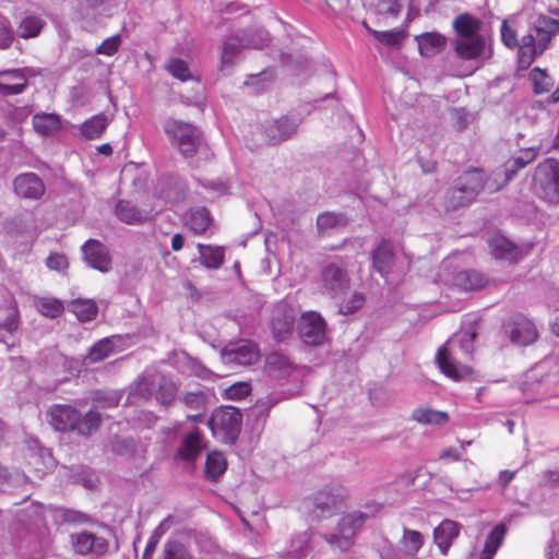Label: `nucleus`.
<instances>
[{"label": "nucleus", "instance_id": "obj_1", "mask_svg": "<svg viewBox=\"0 0 559 559\" xmlns=\"http://www.w3.org/2000/svg\"><path fill=\"white\" fill-rule=\"evenodd\" d=\"M559 34V20L540 14L527 34L519 39V19L511 15L504 19L500 26L502 44L509 49H518V62L522 68H528L538 56H542Z\"/></svg>", "mask_w": 559, "mask_h": 559}, {"label": "nucleus", "instance_id": "obj_2", "mask_svg": "<svg viewBox=\"0 0 559 559\" xmlns=\"http://www.w3.org/2000/svg\"><path fill=\"white\" fill-rule=\"evenodd\" d=\"M501 188L502 186L493 185L488 180L483 168H469L457 177L454 188L445 197V211H455L468 205L485 189L497 192Z\"/></svg>", "mask_w": 559, "mask_h": 559}, {"label": "nucleus", "instance_id": "obj_3", "mask_svg": "<svg viewBox=\"0 0 559 559\" xmlns=\"http://www.w3.org/2000/svg\"><path fill=\"white\" fill-rule=\"evenodd\" d=\"M48 421L57 431H76L81 436H91L102 424V415L91 408L82 415L75 407L67 404H55L47 413Z\"/></svg>", "mask_w": 559, "mask_h": 559}, {"label": "nucleus", "instance_id": "obj_4", "mask_svg": "<svg viewBox=\"0 0 559 559\" xmlns=\"http://www.w3.org/2000/svg\"><path fill=\"white\" fill-rule=\"evenodd\" d=\"M532 193L549 204H559V159L546 157L539 162L533 173Z\"/></svg>", "mask_w": 559, "mask_h": 559}, {"label": "nucleus", "instance_id": "obj_5", "mask_svg": "<svg viewBox=\"0 0 559 559\" xmlns=\"http://www.w3.org/2000/svg\"><path fill=\"white\" fill-rule=\"evenodd\" d=\"M460 354H463L464 359L467 361H471L473 358L472 349H464L462 344L450 340L438 349L436 356V361L441 372L454 381L474 374V369L460 359Z\"/></svg>", "mask_w": 559, "mask_h": 559}, {"label": "nucleus", "instance_id": "obj_6", "mask_svg": "<svg viewBox=\"0 0 559 559\" xmlns=\"http://www.w3.org/2000/svg\"><path fill=\"white\" fill-rule=\"evenodd\" d=\"M348 495L341 486H330L317 491L310 499V512L317 520L329 519L347 507Z\"/></svg>", "mask_w": 559, "mask_h": 559}, {"label": "nucleus", "instance_id": "obj_7", "mask_svg": "<svg viewBox=\"0 0 559 559\" xmlns=\"http://www.w3.org/2000/svg\"><path fill=\"white\" fill-rule=\"evenodd\" d=\"M241 421L242 415L238 408L222 406L212 413L207 426L224 443H234L240 432Z\"/></svg>", "mask_w": 559, "mask_h": 559}, {"label": "nucleus", "instance_id": "obj_8", "mask_svg": "<svg viewBox=\"0 0 559 559\" xmlns=\"http://www.w3.org/2000/svg\"><path fill=\"white\" fill-rule=\"evenodd\" d=\"M451 46L454 56L462 61L483 64L493 55L492 43L486 36L453 38Z\"/></svg>", "mask_w": 559, "mask_h": 559}, {"label": "nucleus", "instance_id": "obj_9", "mask_svg": "<svg viewBox=\"0 0 559 559\" xmlns=\"http://www.w3.org/2000/svg\"><path fill=\"white\" fill-rule=\"evenodd\" d=\"M165 132L169 136L180 154L185 157H192L198 152L201 144L199 131L191 123L176 119H168L164 126Z\"/></svg>", "mask_w": 559, "mask_h": 559}, {"label": "nucleus", "instance_id": "obj_10", "mask_svg": "<svg viewBox=\"0 0 559 559\" xmlns=\"http://www.w3.org/2000/svg\"><path fill=\"white\" fill-rule=\"evenodd\" d=\"M368 519V514L354 511L342 516L337 524V534L326 536V542L341 551L348 550L353 544L357 532L362 527Z\"/></svg>", "mask_w": 559, "mask_h": 559}, {"label": "nucleus", "instance_id": "obj_11", "mask_svg": "<svg viewBox=\"0 0 559 559\" xmlns=\"http://www.w3.org/2000/svg\"><path fill=\"white\" fill-rule=\"evenodd\" d=\"M325 328L323 318L319 313L310 311L301 316L298 332L307 345L318 346L324 342Z\"/></svg>", "mask_w": 559, "mask_h": 559}, {"label": "nucleus", "instance_id": "obj_12", "mask_svg": "<svg viewBox=\"0 0 559 559\" xmlns=\"http://www.w3.org/2000/svg\"><path fill=\"white\" fill-rule=\"evenodd\" d=\"M70 544L73 552L80 556L90 554L100 556L108 550V543L105 538L87 531L72 533L70 535Z\"/></svg>", "mask_w": 559, "mask_h": 559}, {"label": "nucleus", "instance_id": "obj_13", "mask_svg": "<svg viewBox=\"0 0 559 559\" xmlns=\"http://www.w3.org/2000/svg\"><path fill=\"white\" fill-rule=\"evenodd\" d=\"M84 261L95 270L103 273L111 269V258L104 243L96 239H88L82 246Z\"/></svg>", "mask_w": 559, "mask_h": 559}, {"label": "nucleus", "instance_id": "obj_14", "mask_svg": "<svg viewBox=\"0 0 559 559\" xmlns=\"http://www.w3.org/2000/svg\"><path fill=\"white\" fill-rule=\"evenodd\" d=\"M323 287L333 296L344 294L350 286L347 272L335 263H330L322 270Z\"/></svg>", "mask_w": 559, "mask_h": 559}, {"label": "nucleus", "instance_id": "obj_15", "mask_svg": "<svg viewBox=\"0 0 559 559\" xmlns=\"http://www.w3.org/2000/svg\"><path fill=\"white\" fill-rule=\"evenodd\" d=\"M540 145L521 148L519 155L511 156L503 164L504 179L500 186H506L522 169L535 162L540 153Z\"/></svg>", "mask_w": 559, "mask_h": 559}, {"label": "nucleus", "instance_id": "obj_16", "mask_svg": "<svg viewBox=\"0 0 559 559\" xmlns=\"http://www.w3.org/2000/svg\"><path fill=\"white\" fill-rule=\"evenodd\" d=\"M13 189L17 197L28 200H39L46 187L44 181L35 173H24L13 180Z\"/></svg>", "mask_w": 559, "mask_h": 559}, {"label": "nucleus", "instance_id": "obj_17", "mask_svg": "<svg viewBox=\"0 0 559 559\" xmlns=\"http://www.w3.org/2000/svg\"><path fill=\"white\" fill-rule=\"evenodd\" d=\"M224 354L228 357L229 361H235L242 366L253 365L260 357L258 345L247 340L228 344L224 348Z\"/></svg>", "mask_w": 559, "mask_h": 559}, {"label": "nucleus", "instance_id": "obj_18", "mask_svg": "<svg viewBox=\"0 0 559 559\" xmlns=\"http://www.w3.org/2000/svg\"><path fill=\"white\" fill-rule=\"evenodd\" d=\"M509 334L511 342L521 346L531 345L538 337L535 324L522 314L512 318Z\"/></svg>", "mask_w": 559, "mask_h": 559}, {"label": "nucleus", "instance_id": "obj_19", "mask_svg": "<svg viewBox=\"0 0 559 559\" xmlns=\"http://www.w3.org/2000/svg\"><path fill=\"white\" fill-rule=\"evenodd\" d=\"M488 277L480 271L465 269L456 272L452 277V285L463 292H475L485 288Z\"/></svg>", "mask_w": 559, "mask_h": 559}, {"label": "nucleus", "instance_id": "obj_20", "mask_svg": "<svg viewBox=\"0 0 559 559\" xmlns=\"http://www.w3.org/2000/svg\"><path fill=\"white\" fill-rule=\"evenodd\" d=\"M27 87V78L22 69L0 71V94L14 96L22 94Z\"/></svg>", "mask_w": 559, "mask_h": 559}, {"label": "nucleus", "instance_id": "obj_21", "mask_svg": "<svg viewBox=\"0 0 559 559\" xmlns=\"http://www.w3.org/2000/svg\"><path fill=\"white\" fill-rule=\"evenodd\" d=\"M212 224L213 217L204 206L190 209L183 216L185 227L195 236H204Z\"/></svg>", "mask_w": 559, "mask_h": 559}, {"label": "nucleus", "instance_id": "obj_22", "mask_svg": "<svg viewBox=\"0 0 559 559\" xmlns=\"http://www.w3.org/2000/svg\"><path fill=\"white\" fill-rule=\"evenodd\" d=\"M490 253L493 258L515 263L522 259V251L502 235H495L488 240Z\"/></svg>", "mask_w": 559, "mask_h": 559}, {"label": "nucleus", "instance_id": "obj_23", "mask_svg": "<svg viewBox=\"0 0 559 559\" xmlns=\"http://www.w3.org/2000/svg\"><path fill=\"white\" fill-rule=\"evenodd\" d=\"M395 258L392 243L382 239L372 252V264L376 272L381 276H388L394 266Z\"/></svg>", "mask_w": 559, "mask_h": 559}, {"label": "nucleus", "instance_id": "obj_24", "mask_svg": "<svg viewBox=\"0 0 559 559\" xmlns=\"http://www.w3.org/2000/svg\"><path fill=\"white\" fill-rule=\"evenodd\" d=\"M297 123L288 116H283L264 128V133L272 144L286 141L294 134Z\"/></svg>", "mask_w": 559, "mask_h": 559}, {"label": "nucleus", "instance_id": "obj_25", "mask_svg": "<svg viewBox=\"0 0 559 559\" xmlns=\"http://www.w3.org/2000/svg\"><path fill=\"white\" fill-rule=\"evenodd\" d=\"M461 525L452 520H443L433 530V540L442 555H447L453 540L459 536Z\"/></svg>", "mask_w": 559, "mask_h": 559}, {"label": "nucleus", "instance_id": "obj_26", "mask_svg": "<svg viewBox=\"0 0 559 559\" xmlns=\"http://www.w3.org/2000/svg\"><path fill=\"white\" fill-rule=\"evenodd\" d=\"M420 56L433 57L444 50L447 37L437 32H426L415 37Z\"/></svg>", "mask_w": 559, "mask_h": 559}, {"label": "nucleus", "instance_id": "obj_27", "mask_svg": "<svg viewBox=\"0 0 559 559\" xmlns=\"http://www.w3.org/2000/svg\"><path fill=\"white\" fill-rule=\"evenodd\" d=\"M32 126L40 136H51L61 130L62 120L56 112H37L32 118Z\"/></svg>", "mask_w": 559, "mask_h": 559}, {"label": "nucleus", "instance_id": "obj_28", "mask_svg": "<svg viewBox=\"0 0 559 559\" xmlns=\"http://www.w3.org/2000/svg\"><path fill=\"white\" fill-rule=\"evenodd\" d=\"M483 22L471 13H461L452 22V28L456 34L455 38H469L483 36L479 34Z\"/></svg>", "mask_w": 559, "mask_h": 559}, {"label": "nucleus", "instance_id": "obj_29", "mask_svg": "<svg viewBox=\"0 0 559 559\" xmlns=\"http://www.w3.org/2000/svg\"><path fill=\"white\" fill-rule=\"evenodd\" d=\"M19 324L20 312L16 300L13 296H9V298L0 305V329L13 333L17 330Z\"/></svg>", "mask_w": 559, "mask_h": 559}, {"label": "nucleus", "instance_id": "obj_30", "mask_svg": "<svg viewBox=\"0 0 559 559\" xmlns=\"http://www.w3.org/2000/svg\"><path fill=\"white\" fill-rule=\"evenodd\" d=\"M200 263L209 270H218L225 261V249L218 246L199 243Z\"/></svg>", "mask_w": 559, "mask_h": 559}, {"label": "nucleus", "instance_id": "obj_31", "mask_svg": "<svg viewBox=\"0 0 559 559\" xmlns=\"http://www.w3.org/2000/svg\"><path fill=\"white\" fill-rule=\"evenodd\" d=\"M201 451V433L197 430L183 438L177 451V456L183 461L193 462L199 457Z\"/></svg>", "mask_w": 559, "mask_h": 559}, {"label": "nucleus", "instance_id": "obj_32", "mask_svg": "<svg viewBox=\"0 0 559 559\" xmlns=\"http://www.w3.org/2000/svg\"><path fill=\"white\" fill-rule=\"evenodd\" d=\"M110 119L105 114H97L84 121L80 128L81 134L86 140L99 139L107 129Z\"/></svg>", "mask_w": 559, "mask_h": 559}, {"label": "nucleus", "instance_id": "obj_33", "mask_svg": "<svg viewBox=\"0 0 559 559\" xmlns=\"http://www.w3.org/2000/svg\"><path fill=\"white\" fill-rule=\"evenodd\" d=\"M295 325V317L286 311H280L273 318L272 332L273 336L278 342L288 340L293 333Z\"/></svg>", "mask_w": 559, "mask_h": 559}, {"label": "nucleus", "instance_id": "obj_34", "mask_svg": "<svg viewBox=\"0 0 559 559\" xmlns=\"http://www.w3.org/2000/svg\"><path fill=\"white\" fill-rule=\"evenodd\" d=\"M69 310L81 322L92 321L98 313L97 304L93 299H74L69 304Z\"/></svg>", "mask_w": 559, "mask_h": 559}, {"label": "nucleus", "instance_id": "obj_35", "mask_svg": "<svg viewBox=\"0 0 559 559\" xmlns=\"http://www.w3.org/2000/svg\"><path fill=\"white\" fill-rule=\"evenodd\" d=\"M506 534L507 526L504 524L496 525L486 538L480 559H492L502 545Z\"/></svg>", "mask_w": 559, "mask_h": 559}, {"label": "nucleus", "instance_id": "obj_36", "mask_svg": "<svg viewBox=\"0 0 559 559\" xmlns=\"http://www.w3.org/2000/svg\"><path fill=\"white\" fill-rule=\"evenodd\" d=\"M116 215L118 218L129 225L142 224L148 219L147 214H143L129 201L120 200L116 205Z\"/></svg>", "mask_w": 559, "mask_h": 559}, {"label": "nucleus", "instance_id": "obj_37", "mask_svg": "<svg viewBox=\"0 0 559 559\" xmlns=\"http://www.w3.org/2000/svg\"><path fill=\"white\" fill-rule=\"evenodd\" d=\"M412 419L421 425H443L449 421V415L429 407H417L412 413Z\"/></svg>", "mask_w": 559, "mask_h": 559}, {"label": "nucleus", "instance_id": "obj_38", "mask_svg": "<svg viewBox=\"0 0 559 559\" xmlns=\"http://www.w3.org/2000/svg\"><path fill=\"white\" fill-rule=\"evenodd\" d=\"M178 394L177 384L168 377L163 376L154 393L156 401L164 406L171 404Z\"/></svg>", "mask_w": 559, "mask_h": 559}, {"label": "nucleus", "instance_id": "obj_39", "mask_svg": "<svg viewBox=\"0 0 559 559\" xmlns=\"http://www.w3.org/2000/svg\"><path fill=\"white\" fill-rule=\"evenodd\" d=\"M116 336L104 337L96 342L88 350L86 359L90 362H98L109 357L115 352L114 340Z\"/></svg>", "mask_w": 559, "mask_h": 559}, {"label": "nucleus", "instance_id": "obj_40", "mask_svg": "<svg viewBox=\"0 0 559 559\" xmlns=\"http://www.w3.org/2000/svg\"><path fill=\"white\" fill-rule=\"evenodd\" d=\"M227 462L219 452H211L205 461V476L210 480H217L226 471Z\"/></svg>", "mask_w": 559, "mask_h": 559}, {"label": "nucleus", "instance_id": "obj_41", "mask_svg": "<svg viewBox=\"0 0 559 559\" xmlns=\"http://www.w3.org/2000/svg\"><path fill=\"white\" fill-rule=\"evenodd\" d=\"M346 225L347 218L343 214L325 212L320 214L317 218V227L321 234H328L334 229L345 227Z\"/></svg>", "mask_w": 559, "mask_h": 559}, {"label": "nucleus", "instance_id": "obj_42", "mask_svg": "<svg viewBox=\"0 0 559 559\" xmlns=\"http://www.w3.org/2000/svg\"><path fill=\"white\" fill-rule=\"evenodd\" d=\"M425 542L424 535L415 530L404 527L401 545L405 554L416 556Z\"/></svg>", "mask_w": 559, "mask_h": 559}, {"label": "nucleus", "instance_id": "obj_43", "mask_svg": "<svg viewBox=\"0 0 559 559\" xmlns=\"http://www.w3.org/2000/svg\"><path fill=\"white\" fill-rule=\"evenodd\" d=\"M45 22L38 16H26L17 26V33L21 38L28 39L39 35Z\"/></svg>", "mask_w": 559, "mask_h": 559}, {"label": "nucleus", "instance_id": "obj_44", "mask_svg": "<svg viewBox=\"0 0 559 559\" xmlns=\"http://www.w3.org/2000/svg\"><path fill=\"white\" fill-rule=\"evenodd\" d=\"M180 402L188 408L206 412L209 397L204 391H187L180 396Z\"/></svg>", "mask_w": 559, "mask_h": 559}, {"label": "nucleus", "instance_id": "obj_45", "mask_svg": "<svg viewBox=\"0 0 559 559\" xmlns=\"http://www.w3.org/2000/svg\"><path fill=\"white\" fill-rule=\"evenodd\" d=\"M36 307L43 316L50 319L60 317L64 311L63 302L57 298H39Z\"/></svg>", "mask_w": 559, "mask_h": 559}, {"label": "nucleus", "instance_id": "obj_46", "mask_svg": "<svg viewBox=\"0 0 559 559\" xmlns=\"http://www.w3.org/2000/svg\"><path fill=\"white\" fill-rule=\"evenodd\" d=\"M159 559H193L190 551L178 540H168Z\"/></svg>", "mask_w": 559, "mask_h": 559}, {"label": "nucleus", "instance_id": "obj_47", "mask_svg": "<svg viewBox=\"0 0 559 559\" xmlns=\"http://www.w3.org/2000/svg\"><path fill=\"white\" fill-rule=\"evenodd\" d=\"M365 26L378 41L388 47H399L405 38V33L403 31L380 32L369 28L366 24Z\"/></svg>", "mask_w": 559, "mask_h": 559}, {"label": "nucleus", "instance_id": "obj_48", "mask_svg": "<svg viewBox=\"0 0 559 559\" xmlns=\"http://www.w3.org/2000/svg\"><path fill=\"white\" fill-rule=\"evenodd\" d=\"M267 367L273 372H278L281 374H289L294 369L293 364L283 354L272 353L266 358Z\"/></svg>", "mask_w": 559, "mask_h": 559}, {"label": "nucleus", "instance_id": "obj_49", "mask_svg": "<svg viewBox=\"0 0 559 559\" xmlns=\"http://www.w3.org/2000/svg\"><path fill=\"white\" fill-rule=\"evenodd\" d=\"M530 75L533 82V90L535 94H544L549 92L550 87L552 86V81L545 70L534 68Z\"/></svg>", "mask_w": 559, "mask_h": 559}, {"label": "nucleus", "instance_id": "obj_50", "mask_svg": "<svg viewBox=\"0 0 559 559\" xmlns=\"http://www.w3.org/2000/svg\"><path fill=\"white\" fill-rule=\"evenodd\" d=\"M166 69L174 78L182 82L190 80L192 76L188 63L179 58H171Z\"/></svg>", "mask_w": 559, "mask_h": 559}, {"label": "nucleus", "instance_id": "obj_51", "mask_svg": "<svg viewBox=\"0 0 559 559\" xmlns=\"http://www.w3.org/2000/svg\"><path fill=\"white\" fill-rule=\"evenodd\" d=\"M251 393V385L248 382H236L229 385L224 393L225 399L241 401Z\"/></svg>", "mask_w": 559, "mask_h": 559}, {"label": "nucleus", "instance_id": "obj_52", "mask_svg": "<svg viewBox=\"0 0 559 559\" xmlns=\"http://www.w3.org/2000/svg\"><path fill=\"white\" fill-rule=\"evenodd\" d=\"M377 13L382 16L397 17L402 11L400 0H377Z\"/></svg>", "mask_w": 559, "mask_h": 559}, {"label": "nucleus", "instance_id": "obj_53", "mask_svg": "<svg viewBox=\"0 0 559 559\" xmlns=\"http://www.w3.org/2000/svg\"><path fill=\"white\" fill-rule=\"evenodd\" d=\"M46 266L49 270L57 271L60 273H64L69 267V261L66 254L59 252L50 253L46 261Z\"/></svg>", "mask_w": 559, "mask_h": 559}, {"label": "nucleus", "instance_id": "obj_54", "mask_svg": "<svg viewBox=\"0 0 559 559\" xmlns=\"http://www.w3.org/2000/svg\"><path fill=\"white\" fill-rule=\"evenodd\" d=\"M241 48V40L238 37H229L223 47L222 62L230 63L235 58L237 51Z\"/></svg>", "mask_w": 559, "mask_h": 559}, {"label": "nucleus", "instance_id": "obj_55", "mask_svg": "<svg viewBox=\"0 0 559 559\" xmlns=\"http://www.w3.org/2000/svg\"><path fill=\"white\" fill-rule=\"evenodd\" d=\"M121 44L120 35H114L111 37L106 38L95 50L97 55L104 56H114Z\"/></svg>", "mask_w": 559, "mask_h": 559}, {"label": "nucleus", "instance_id": "obj_56", "mask_svg": "<svg viewBox=\"0 0 559 559\" xmlns=\"http://www.w3.org/2000/svg\"><path fill=\"white\" fill-rule=\"evenodd\" d=\"M365 304V296L361 293H354L348 300L340 306V312L350 314L356 312Z\"/></svg>", "mask_w": 559, "mask_h": 559}, {"label": "nucleus", "instance_id": "obj_57", "mask_svg": "<svg viewBox=\"0 0 559 559\" xmlns=\"http://www.w3.org/2000/svg\"><path fill=\"white\" fill-rule=\"evenodd\" d=\"M13 32L8 19L0 16V49L9 48L13 43Z\"/></svg>", "mask_w": 559, "mask_h": 559}, {"label": "nucleus", "instance_id": "obj_58", "mask_svg": "<svg viewBox=\"0 0 559 559\" xmlns=\"http://www.w3.org/2000/svg\"><path fill=\"white\" fill-rule=\"evenodd\" d=\"M151 386H152V384L147 379H145V378L139 379L132 388V394H134L141 399L148 400L152 396V388Z\"/></svg>", "mask_w": 559, "mask_h": 559}, {"label": "nucleus", "instance_id": "obj_59", "mask_svg": "<svg viewBox=\"0 0 559 559\" xmlns=\"http://www.w3.org/2000/svg\"><path fill=\"white\" fill-rule=\"evenodd\" d=\"M63 519L66 522L70 524H88L92 523V519L90 515L82 513L80 511L68 510L63 514Z\"/></svg>", "mask_w": 559, "mask_h": 559}, {"label": "nucleus", "instance_id": "obj_60", "mask_svg": "<svg viewBox=\"0 0 559 559\" xmlns=\"http://www.w3.org/2000/svg\"><path fill=\"white\" fill-rule=\"evenodd\" d=\"M440 459L441 460H450V461H453V462H457V461L461 460V454H460V452L456 449L448 448V449H444V450L441 451Z\"/></svg>", "mask_w": 559, "mask_h": 559}, {"label": "nucleus", "instance_id": "obj_61", "mask_svg": "<svg viewBox=\"0 0 559 559\" xmlns=\"http://www.w3.org/2000/svg\"><path fill=\"white\" fill-rule=\"evenodd\" d=\"M515 476V472L504 469L500 472L499 480L503 488H507Z\"/></svg>", "mask_w": 559, "mask_h": 559}, {"label": "nucleus", "instance_id": "obj_62", "mask_svg": "<svg viewBox=\"0 0 559 559\" xmlns=\"http://www.w3.org/2000/svg\"><path fill=\"white\" fill-rule=\"evenodd\" d=\"M185 239L183 236L179 233L175 234L171 238V249L177 252L183 248Z\"/></svg>", "mask_w": 559, "mask_h": 559}, {"label": "nucleus", "instance_id": "obj_63", "mask_svg": "<svg viewBox=\"0 0 559 559\" xmlns=\"http://www.w3.org/2000/svg\"><path fill=\"white\" fill-rule=\"evenodd\" d=\"M158 543V539H153L151 538L144 549V559L148 556V555H152L156 548V545Z\"/></svg>", "mask_w": 559, "mask_h": 559}, {"label": "nucleus", "instance_id": "obj_64", "mask_svg": "<svg viewBox=\"0 0 559 559\" xmlns=\"http://www.w3.org/2000/svg\"><path fill=\"white\" fill-rule=\"evenodd\" d=\"M97 152L102 155L110 156L112 154V147L109 143H104L97 146Z\"/></svg>", "mask_w": 559, "mask_h": 559}]
</instances>
